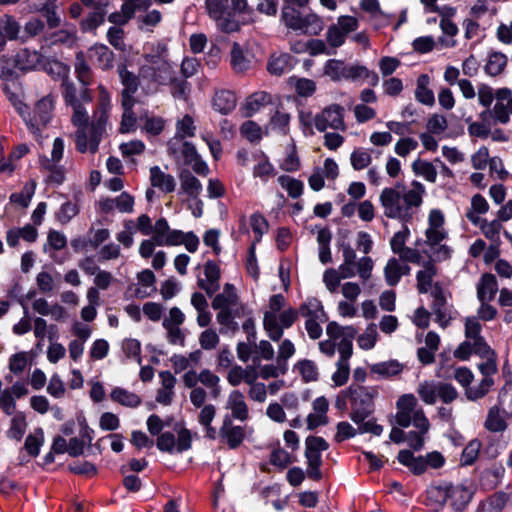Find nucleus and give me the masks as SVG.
<instances>
[{
	"mask_svg": "<svg viewBox=\"0 0 512 512\" xmlns=\"http://www.w3.org/2000/svg\"><path fill=\"white\" fill-rule=\"evenodd\" d=\"M425 194L424 185L413 181L408 189L400 184L384 188L379 195V202L384 216L407 224L421 207Z\"/></svg>",
	"mask_w": 512,
	"mask_h": 512,
	"instance_id": "obj_1",
	"label": "nucleus"
},
{
	"mask_svg": "<svg viewBox=\"0 0 512 512\" xmlns=\"http://www.w3.org/2000/svg\"><path fill=\"white\" fill-rule=\"evenodd\" d=\"M139 74L143 79L159 85H166L174 79L175 71L168 59L165 45L158 44L150 53L144 55Z\"/></svg>",
	"mask_w": 512,
	"mask_h": 512,
	"instance_id": "obj_2",
	"label": "nucleus"
},
{
	"mask_svg": "<svg viewBox=\"0 0 512 512\" xmlns=\"http://www.w3.org/2000/svg\"><path fill=\"white\" fill-rule=\"evenodd\" d=\"M206 9L218 27L224 33L239 31L240 22L236 14H242L248 9L247 0H206Z\"/></svg>",
	"mask_w": 512,
	"mask_h": 512,
	"instance_id": "obj_3",
	"label": "nucleus"
},
{
	"mask_svg": "<svg viewBox=\"0 0 512 512\" xmlns=\"http://www.w3.org/2000/svg\"><path fill=\"white\" fill-rule=\"evenodd\" d=\"M425 237V249L423 250L425 254L448 256L454 252L449 244L448 232L445 228V216L440 209H432L429 212Z\"/></svg>",
	"mask_w": 512,
	"mask_h": 512,
	"instance_id": "obj_4",
	"label": "nucleus"
},
{
	"mask_svg": "<svg viewBox=\"0 0 512 512\" xmlns=\"http://www.w3.org/2000/svg\"><path fill=\"white\" fill-rule=\"evenodd\" d=\"M344 393L348 396L351 406L349 417L355 424L363 422L374 413V399L378 395L377 387L352 383L344 389Z\"/></svg>",
	"mask_w": 512,
	"mask_h": 512,
	"instance_id": "obj_5",
	"label": "nucleus"
},
{
	"mask_svg": "<svg viewBox=\"0 0 512 512\" xmlns=\"http://www.w3.org/2000/svg\"><path fill=\"white\" fill-rule=\"evenodd\" d=\"M152 233L158 245H184L190 253L196 252L199 246V238L193 232L185 233L180 230H172L165 218L156 221Z\"/></svg>",
	"mask_w": 512,
	"mask_h": 512,
	"instance_id": "obj_6",
	"label": "nucleus"
},
{
	"mask_svg": "<svg viewBox=\"0 0 512 512\" xmlns=\"http://www.w3.org/2000/svg\"><path fill=\"white\" fill-rule=\"evenodd\" d=\"M64 141L62 138H56L53 142L50 158L41 156L39 159L41 171L47 174V181L57 185L62 184L65 179V172L59 165L64 153Z\"/></svg>",
	"mask_w": 512,
	"mask_h": 512,
	"instance_id": "obj_7",
	"label": "nucleus"
},
{
	"mask_svg": "<svg viewBox=\"0 0 512 512\" xmlns=\"http://www.w3.org/2000/svg\"><path fill=\"white\" fill-rule=\"evenodd\" d=\"M344 116V107L333 103L314 116V126L319 132H325L328 129L344 132L347 129Z\"/></svg>",
	"mask_w": 512,
	"mask_h": 512,
	"instance_id": "obj_8",
	"label": "nucleus"
},
{
	"mask_svg": "<svg viewBox=\"0 0 512 512\" xmlns=\"http://www.w3.org/2000/svg\"><path fill=\"white\" fill-rule=\"evenodd\" d=\"M110 109V94L103 85H99L97 108L93 114V120L89 126V128L94 131V135H100L103 138V135L106 132Z\"/></svg>",
	"mask_w": 512,
	"mask_h": 512,
	"instance_id": "obj_9",
	"label": "nucleus"
},
{
	"mask_svg": "<svg viewBox=\"0 0 512 512\" xmlns=\"http://www.w3.org/2000/svg\"><path fill=\"white\" fill-rule=\"evenodd\" d=\"M61 92L66 105L71 106L78 103H89L92 100V95L88 86L77 87V85L69 79L64 77L61 83Z\"/></svg>",
	"mask_w": 512,
	"mask_h": 512,
	"instance_id": "obj_10",
	"label": "nucleus"
},
{
	"mask_svg": "<svg viewBox=\"0 0 512 512\" xmlns=\"http://www.w3.org/2000/svg\"><path fill=\"white\" fill-rule=\"evenodd\" d=\"M101 140L102 137L100 135H94V131L88 126L78 128L74 134L75 146L80 153H96Z\"/></svg>",
	"mask_w": 512,
	"mask_h": 512,
	"instance_id": "obj_11",
	"label": "nucleus"
},
{
	"mask_svg": "<svg viewBox=\"0 0 512 512\" xmlns=\"http://www.w3.org/2000/svg\"><path fill=\"white\" fill-rule=\"evenodd\" d=\"M196 126L192 116L186 114L176 122L175 136L168 142L169 154L176 153V145L179 141L195 135Z\"/></svg>",
	"mask_w": 512,
	"mask_h": 512,
	"instance_id": "obj_12",
	"label": "nucleus"
},
{
	"mask_svg": "<svg viewBox=\"0 0 512 512\" xmlns=\"http://www.w3.org/2000/svg\"><path fill=\"white\" fill-rule=\"evenodd\" d=\"M474 491L464 485L449 483V501L455 512H462L471 502Z\"/></svg>",
	"mask_w": 512,
	"mask_h": 512,
	"instance_id": "obj_13",
	"label": "nucleus"
},
{
	"mask_svg": "<svg viewBox=\"0 0 512 512\" xmlns=\"http://www.w3.org/2000/svg\"><path fill=\"white\" fill-rule=\"evenodd\" d=\"M505 474V468L501 463H493L489 468L484 469L479 476V485L484 491L494 490Z\"/></svg>",
	"mask_w": 512,
	"mask_h": 512,
	"instance_id": "obj_14",
	"label": "nucleus"
},
{
	"mask_svg": "<svg viewBox=\"0 0 512 512\" xmlns=\"http://www.w3.org/2000/svg\"><path fill=\"white\" fill-rule=\"evenodd\" d=\"M99 206L102 212L110 213L117 209L122 213H130L133 211L134 198L127 192H122L116 198H106L99 202Z\"/></svg>",
	"mask_w": 512,
	"mask_h": 512,
	"instance_id": "obj_15",
	"label": "nucleus"
},
{
	"mask_svg": "<svg viewBox=\"0 0 512 512\" xmlns=\"http://www.w3.org/2000/svg\"><path fill=\"white\" fill-rule=\"evenodd\" d=\"M328 448L329 443L323 437L309 435L305 440L304 456L307 462L323 463L321 453Z\"/></svg>",
	"mask_w": 512,
	"mask_h": 512,
	"instance_id": "obj_16",
	"label": "nucleus"
},
{
	"mask_svg": "<svg viewBox=\"0 0 512 512\" xmlns=\"http://www.w3.org/2000/svg\"><path fill=\"white\" fill-rule=\"evenodd\" d=\"M397 460L400 464L407 467L415 476H420L427 471L424 456H415L409 449L400 450L397 455Z\"/></svg>",
	"mask_w": 512,
	"mask_h": 512,
	"instance_id": "obj_17",
	"label": "nucleus"
},
{
	"mask_svg": "<svg viewBox=\"0 0 512 512\" xmlns=\"http://www.w3.org/2000/svg\"><path fill=\"white\" fill-rule=\"evenodd\" d=\"M20 28L19 23L12 16L0 17V53L4 50L7 41L18 39Z\"/></svg>",
	"mask_w": 512,
	"mask_h": 512,
	"instance_id": "obj_18",
	"label": "nucleus"
},
{
	"mask_svg": "<svg viewBox=\"0 0 512 512\" xmlns=\"http://www.w3.org/2000/svg\"><path fill=\"white\" fill-rule=\"evenodd\" d=\"M54 110V97L52 95H47L42 97L34 107V115L32 117L33 120L37 119L38 124L40 126V132L43 128H45L50 122Z\"/></svg>",
	"mask_w": 512,
	"mask_h": 512,
	"instance_id": "obj_19",
	"label": "nucleus"
},
{
	"mask_svg": "<svg viewBox=\"0 0 512 512\" xmlns=\"http://www.w3.org/2000/svg\"><path fill=\"white\" fill-rule=\"evenodd\" d=\"M237 105V98L234 92L221 89L215 92L212 106L215 111L227 115L231 113Z\"/></svg>",
	"mask_w": 512,
	"mask_h": 512,
	"instance_id": "obj_20",
	"label": "nucleus"
},
{
	"mask_svg": "<svg viewBox=\"0 0 512 512\" xmlns=\"http://www.w3.org/2000/svg\"><path fill=\"white\" fill-rule=\"evenodd\" d=\"M498 291V283L495 275L484 273L477 284V297L483 303L494 299Z\"/></svg>",
	"mask_w": 512,
	"mask_h": 512,
	"instance_id": "obj_21",
	"label": "nucleus"
},
{
	"mask_svg": "<svg viewBox=\"0 0 512 512\" xmlns=\"http://www.w3.org/2000/svg\"><path fill=\"white\" fill-rule=\"evenodd\" d=\"M180 187L190 199L197 200L202 192V184L191 171L184 169L179 174Z\"/></svg>",
	"mask_w": 512,
	"mask_h": 512,
	"instance_id": "obj_22",
	"label": "nucleus"
},
{
	"mask_svg": "<svg viewBox=\"0 0 512 512\" xmlns=\"http://www.w3.org/2000/svg\"><path fill=\"white\" fill-rule=\"evenodd\" d=\"M42 64V55L36 50L21 49L15 56V65L23 71L34 70Z\"/></svg>",
	"mask_w": 512,
	"mask_h": 512,
	"instance_id": "obj_23",
	"label": "nucleus"
},
{
	"mask_svg": "<svg viewBox=\"0 0 512 512\" xmlns=\"http://www.w3.org/2000/svg\"><path fill=\"white\" fill-rule=\"evenodd\" d=\"M150 182L155 188L165 193H171L175 190L176 182L172 175L165 173L158 166L150 168Z\"/></svg>",
	"mask_w": 512,
	"mask_h": 512,
	"instance_id": "obj_24",
	"label": "nucleus"
},
{
	"mask_svg": "<svg viewBox=\"0 0 512 512\" xmlns=\"http://www.w3.org/2000/svg\"><path fill=\"white\" fill-rule=\"evenodd\" d=\"M293 67V59L287 53L274 54L270 57L267 69L269 73L275 76H281L290 71Z\"/></svg>",
	"mask_w": 512,
	"mask_h": 512,
	"instance_id": "obj_25",
	"label": "nucleus"
},
{
	"mask_svg": "<svg viewBox=\"0 0 512 512\" xmlns=\"http://www.w3.org/2000/svg\"><path fill=\"white\" fill-rule=\"evenodd\" d=\"M402 370L403 365L395 359L370 365V372L384 379L396 376L400 374Z\"/></svg>",
	"mask_w": 512,
	"mask_h": 512,
	"instance_id": "obj_26",
	"label": "nucleus"
},
{
	"mask_svg": "<svg viewBox=\"0 0 512 512\" xmlns=\"http://www.w3.org/2000/svg\"><path fill=\"white\" fill-rule=\"evenodd\" d=\"M89 57L105 70L112 67L114 53L106 45L96 44L89 49Z\"/></svg>",
	"mask_w": 512,
	"mask_h": 512,
	"instance_id": "obj_27",
	"label": "nucleus"
},
{
	"mask_svg": "<svg viewBox=\"0 0 512 512\" xmlns=\"http://www.w3.org/2000/svg\"><path fill=\"white\" fill-rule=\"evenodd\" d=\"M430 78L427 74H421L417 79L415 98L422 104L433 106L435 97L433 91L429 88Z\"/></svg>",
	"mask_w": 512,
	"mask_h": 512,
	"instance_id": "obj_28",
	"label": "nucleus"
},
{
	"mask_svg": "<svg viewBox=\"0 0 512 512\" xmlns=\"http://www.w3.org/2000/svg\"><path fill=\"white\" fill-rule=\"evenodd\" d=\"M323 29L324 22L322 19L314 13H309L302 15V18L299 21V27H297L296 30L307 35L315 36L320 34Z\"/></svg>",
	"mask_w": 512,
	"mask_h": 512,
	"instance_id": "obj_29",
	"label": "nucleus"
},
{
	"mask_svg": "<svg viewBox=\"0 0 512 512\" xmlns=\"http://www.w3.org/2000/svg\"><path fill=\"white\" fill-rule=\"evenodd\" d=\"M231 66L234 72L243 74L251 68L250 59L244 54L238 43H234L230 52Z\"/></svg>",
	"mask_w": 512,
	"mask_h": 512,
	"instance_id": "obj_30",
	"label": "nucleus"
},
{
	"mask_svg": "<svg viewBox=\"0 0 512 512\" xmlns=\"http://www.w3.org/2000/svg\"><path fill=\"white\" fill-rule=\"evenodd\" d=\"M110 397L113 401L121 404L122 406L136 408L141 405V398L124 388L115 387L110 394Z\"/></svg>",
	"mask_w": 512,
	"mask_h": 512,
	"instance_id": "obj_31",
	"label": "nucleus"
},
{
	"mask_svg": "<svg viewBox=\"0 0 512 512\" xmlns=\"http://www.w3.org/2000/svg\"><path fill=\"white\" fill-rule=\"evenodd\" d=\"M489 210V204L486 199L480 195L475 194L471 199V208L467 211L466 217L472 224L481 222L479 215L485 214Z\"/></svg>",
	"mask_w": 512,
	"mask_h": 512,
	"instance_id": "obj_32",
	"label": "nucleus"
},
{
	"mask_svg": "<svg viewBox=\"0 0 512 512\" xmlns=\"http://www.w3.org/2000/svg\"><path fill=\"white\" fill-rule=\"evenodd\" d=\"M271 102V95L265 91L253 93L244 104L246 116H251Z\"/></svg>",
	"mask_w": 512,
	"mask_h": 512,
	"instance_id": "obj_33",
	"label": "nucleus"
},
{
	"mask_svg": "<svg viewBox=\"0 0 512 512\" xmlns=\"http://www.w3.org/2000/svg\"><path fill=\"white\" fill-rule=\"evenodd\" d=\"M486 430L497 433L503 432L507 428V423L500 415V407L498 405L492 406L488 410V414L484 423Z\"/></svg>",
	"mask_w": 512,
	"mask_h": 512,
	"instance_id": "obj_34",
	"label": "nucleus"
},
{
	"mask_svg": "<svg viewBox=\"0 0 512 512\" xmlns=\"http://www.w3.org/2000/svg\"><path fill=\"white\" fill-rule=\"evenodd\" d=\"M410 236V230L406 224L402 226V229L396 232L390 240V246L395 254L400 256H410V249L406 247V241Z\"/></svg>",
	"mask_w": 512,
	"mask_h": 512,
	"instance_id": "obj_35",
	"label": "nucleus"
},
{
	"mask_svg": "<svg viewBox=\"0 0 512 512\" xmlns=\"http://www.w3.org/2000/svg\"><path fill=\"white\" fill-rule=\"evenodd\" d=\"M507 66V57L501 52H492L488 56L484 67L485 72L492 77L500 75Z\"/></svg>",
	"mask_w": 512,
	"mask_h": 512,
	"instance_id": "obj_36",
	"label": "nucleus"
},
{
	"mask_svg": "<svg viewBox=\"0 0 512 512\" xmlns=\"http://www.w3.org/2000/svg\"><path fill=\"white\" fill-rule=\"evenodd\" d=\"M44 443V431L38 427L33 434H28L23 449L30 457H37L40 454L41 446Z\"/></svg>",
	"mask_w": 512,
	"mask_h": 512,
	"instance_id": "obj_37",
	"label": "nucleus"
},
{
	"mask_svg": "<svg viewBox=\"0 0 512 512\" xmlns=\"http://www.w3.org/2000/svg\"><path fill=\"white\" fill-rule=\"evenodd\" d=\"M231 403L232 416L238 420L244 421L248 418V407L244 401V396L239 390H234L229 396Z\"/></svg>",
	"mask_w": 512,
	"mask_h": 512,
	"instance_id": "obj_38",
	"label": "nucleus"
},
{
	"mask_svg": "<svg viewBox=\"0 0 512 512\" xmlns=\"http://www.w3.org/2000/svg\"><path fill=\"white\" fill-rule=\"evenodd\" d=\"M294 368L297 369L304 383L314 382L319 379V372L314 361L309 359L299 360Z\"/></svg>",
	"mask_w": 512,
	"mask_h": 512,
	"instance_id": "obj_39",
	"label": "nucleus"
},
{
	"mask_svg": "<svg viewBox=\"0 0 512 512\" xmlns=\"http://www.w3.org/2000/svg\"><path fill=\"white\" fill-rule=\"evenodd\" d=\"M263 327L272 341L277 342L282 338L284 329L279 325L277 315L274 313L265 312Z\"/></svg>",
	"mask_w": 512,
	"mask_h": 512,
	"instance_id": "obj_40",
	"label": "nucleus"
},
{
	"mask_svg": "<svg viewBox=\"0 0 512 512\" xmlns=\"http://www.w3.org/2000/svg\"><path fill=\"white\" fill-rule=\"evenodd\" d=\"M27 428L26 415L23 412H17L11 419L10 428L7 431L8 438L21 441Z\"/></svg>",
	"mask_w": 512,
	"mask_h": 512,
	"instance_id": "obj_41",
	"label": "nucleus"
},
{
	"mask_svg": "<svg viewBox=\"0 0 512 512\" xmlns=\"http://www.w3.org/2000/svg\"><path fill=\"white\" fill-rule=\"evenodd\" d=\"M74 67L78 81L83 86H89L92 80V72L83 52L80 51L76 54Z\"/></svg>",
	"mask_w": 512,
	"mask_h": 512,
	"instance_id": "obj_42",
	"label": "nucleus"
},
{
	"mask_svg": "<svg viewBox=\"0 0 512 512\" xmlns=\"http://www.w3.org/2000/svg\"><path fill=\"white\" fill-rule=\"evenodd\" d=\"M482 447V443L479 439H472L463 449L461 458H460V466H471L478 459L480 449Z\"/></svg>",
	"mask_w": 512,
	"mask_h": 512,
	"instance_id": "obj_43",
	"label": "nucleus"
},
{
	"mask_svg": "<svg viewBox=\"0 0 512 512\" xmlns=\"http://www.w3.org/2000/svg\"><path fill=\"white\" fill-rule=\"evenodd\" d=\"M13 106L25 121L30 132L34 135L36 139H38L40 137V126L38 124L37 119H32V116L29 112V107L21 100L13 101Z\"/></svg>",
	"mask_w": 512,
	"mask_h": 512,
	"instance_id": "obj_44",
	"label": "nucleus"
},
{
	"mask_svg": "<svg viewBox=\"0 0 512 512\" xmlns=\"http://www.w3.org/2000/svg\"><path fill=\"white\" fill-rule=\"evenodd\" d=\"M140 120L142 122V130L153 136L159 135L166 125L164 118L155 115L145 114L141 116Z\"/></svg>",
	"mask_w": 512,
	"mask_h": 512,
	"instance_id": "obj_45",
	"label": "nucleus"
},
{
	"mask_svg": "<svg viewBox=\"0 0 512 512\" xmlns=\"http://www.w3.org/2000/svg\"><path fill=\"white\" fill-rule=\"evenodd\" d=\"M406 271L402 270L397 258H390L384 268L385 280L389 286H396Z\"/></svg>",
	"mask_w": 512,
	"mask_h": 512,
	"instance_id": "obj_46",
	"label": "nucleus"
},
{
	"mask_svg": "<svg viewBox=\"0 0 512 512\" xmlns=\"http://www.w3.org/2000/svg\"><path fill=\"white\" fill-rule=\"evenodd\" d=\"M412 170L415 174L424 177L427 181L434 183L437 178V168L433 162L417 159L412 164Z\"/></svg>",
	"mask_w": 512,
	"mask_h": 512,
	"instance_id": "obj_47",
	"label": "nucleus"
},
{
	"mask_svg": "<svg viewBox=\"0 0 512 512\" xmlns=\"http://www.w3.org/2000/svg\"><path fill=\"white\" fill-rule=\"evenodd\" d=\"M347 66L343 61L330 59L324 66V74L328 76L332 81L345 80Z\"/></svg>",
	"mask_w": 512,
	"mask_h": 512,
	"instance_id": "obj_48",
	"label": "nucleus"
},
{
	"mask_svg": "<svg viewBox=\"0 0 512 512\" xmlns=\"http://www.w3.org/2000/svg\"><path fill=\"white\" fill-rule=\"evenodd\" d=\"M494 385L493 378H483L479 385L476 387H468L465 389V395L468 400L476 401L478 399L486 396L491 388Z\"/></svg>",
	"mask_w": 512,
	"mask_h": 512,
	"instance_id": "obj_49",
	"label": "nucleus"
},
{
	"mask_svg": "<svg viewBox=\"0 0 512 512\" xmlns=\"http://www.w3.org/2000/svg\"><path fill=\"white\" fill-rule=\"evenodd\" d=\"M278 182L283 189H285L291 198H298L303 193L302 181L292 178L290 176L282 175L278 178Z\"/></svg>",
	"mask_w": 512,
	"mask_h": 512,
	"instance_id": "obj_50",
	"label": "nucleus"
},
{
	"mask_svg": "<svg viewBox=\"0 0 512 512\" xmlns=\"http://www.w3.org/2000/svg\"><path fill=\"white\" fill-rule=\"evenodd\" d=\"M372 162L370 152L364 148L355 149L350 155V163L354 170L360 171L367 167Z\"/></svg>",
	"mask_w": 512,
	"mask_h": 512,
	"instance_id": "obj_51",
	"label": "nucleus"
},
{
	"mask_svg": "<svg viewBox=\"0 0 512 512\" xmlns=\"http://www.w3.org/2000/svg\"><path fill=\"white\" fill-rule=\"evenodd\" d=\"M428 499L435 502L438 508H443L449 500V483L443 482L428 490Z\"/></svg>",
	"mask_w": 512,
	"mask_h": 512,
	"instance_id": "obj_52",
	"label": "nucleus"
},
{
	"mask_svg": "<svg viewBox=\"0 0 512 512\" xmlns=\"http://www.w3.org/2000/svg\"><path fill=\"white\" fill-rule=\"evenodd\" d=\"M371 77V84L376 85L378 82V76L375 73H370L369 70L362 65L347 66L345 80L356 81L358 79Z\"/></svg>",
	"mask_w": 512,
	"mask_h": 512,
	"instance_id": "obj_53",
	"label": "nucleus"
},
{
	"mask_svg": "<svg viewBox=\"0 0 512 512\" xmlns=\"http://www.w3.org/2000/svg\"><path fill=\"white\" fill-rule=\"evenodd\" d=\"M105 14L106 7L94 8V11L90 13L89 16L81 22L82 30L88 31L96 29L104 22Z\"/></svg>",
	"mask_w": 512,
	"mask_h": 512,
	"instance_id": "obj_54",
	"label": "nucleus"
},
{
	"mask_svg": "<svg viewBox=\"0 0 512 512\" xmlns=\"http://www.w3.org/2000/svg\"><path fill=\"white\" fill-rule=\"evenodd\" d=\"M68 471L75 475H81L86 477L96 476L98 469L95 464L89 461L74 462L68 465Z\"/></svg>",
	"mask_w": 512,
	"mask_h": 512,
	"instance_id": "obj_55",
	"label": "nucleus"
},
{
	"mask_svg": "<svg viewBox=\"0 0 512 512\" xmlns=\"http://www.w3.org/2000/svg\"><path fill=\"white\" fill-rule=\"evenodd\" d=\"M431 295L433 297L432 311L436 316L435 321H442L443 316L440 314V308H445L447 306V300L442 287L438 283L435 284Z\"/></svg>",
	"mask_w": 512,
	"mask_h": 512,
	"instance_id": "obj_56",
	"label": "nucleus"
},
{
	"mask_svg": "<svg viewBox=\"0 0 512 512\" xmlns=\"http://www.w3.org/2000/svg\"><path fill=\"white\" fill-rule=\"evenodd\" d=\"M429 133L434 135L443 134L448 128V121L444 115L432 114L426 124Z\"/></svg>",
	"mask_w": 512,
	"mask_h": 512,
	"instance_id": "obj_57",
	"label": "nucleus"
},
{
	"mask_svg": "<svg viewBox=\"0 0 512 512\" xmlns=\"http://www.w3.org/2000/svg\"><path fill=\"white\" fill-rule=\"evenodd\" d=\"M290 115L284 111L277 110L270 119L271 129L278 130L282 134H287L289 130Z\"/></svg>",
	"mask_w": 512,
	"mask_h": 512,
	"instance_id": "obj_58",
	"label": "nucleus"
},
{
	"mask_svg": "<svg viewBox=\"0 0 512 512\" xmlns=\"http://www.w3.org/2000/svg\"><path fill=\"white\" fill-rule=\"evenodd\" d=\"M176 149V153L172 155L177 157V155L180 154L184 163L187 165L199 156L195 146L187 141H179L176 145Z\"/></svg>",
	"mask_w": 512,
	"mask_h": 512,
	"instance_id": "obj_59",
	"label": "nucleus"
},
{
	"mask_svg": "<svg viewBox=\"0 0 512 512\" xmlns=\"http://www.w3.org/2000/svg\"><path fill=\"white\" fill-rule=\"evenodd\" d=\"M156 447L161 452L169 454L174 453L176 450V438L174 434L170 431L159 434L156 440Z\"/></svg>",
	"mask_w": 512,
	"mask_h": 512,
	"instance_id": "obj_60",
	"label": "nucleus"
},
{
	"mask_svg": "<svg viewBox=\"0 0 512 512\" xmlns=\"http://www.w3.org/2000/svg\"><path fill=\"white\" fill-rule=\"evenodd\" d=\"M376 325L374 323L369 324L365 333L359 335L358 345L363 350H370L374 348L377 341Z\"/></svg>",
	"mask_w": 512,
	"mask_h": 512,
	"instance_id": "obj_61",
	"label": "nucleus"
},
{
	"mask_svg": "<svg viewBox=\"0 0 512 512\" xmlns=\"http://www.w3.org/2000/svg\"><path fill=\"white\" fill-rule=\"evenodd\" d=\"M281 18L288 28L296 30L297 27H299V21L301 20L302 15L289 4L283 7Z\"/></svg>",
	"mask_w": 512,
	"mask_h": 512,
	"instance_id": "obj_62",
	"label": "nucleus"
},
{
	"mask_svg": "<svg viewBox=\"0 0 512 512\" xmlns=\"http://www.w3.org/2000/svg\"><path fill=\"white\" fill-rule=\"evenodd\" d=\"M240 133L250 142H258L262 138L261 127L253 121L244 122L240 127Z\"/></svg>",
	"mask_w": 512,
	"mask_h": 512,
	"instance_id": "obj_63",
	"label": "nucleus"
},
{
	"mask_svg": "<svg viewBox=\"0 0 512 512\" xmlns=\"http://www.w3.org/2000/svg\"><path fill=\"white\" fill-rule=\"evenodd\" d=\"M34 192L35 185L33 183L26 184L19 193H13L10 196V201L22 207H27L32 199Z\"/></svg>",
	"mask_w": 512,
	"mask_h": 512,
	"instance_id": "obj_64",
	"label": "nucleus"
}]
</instances>
